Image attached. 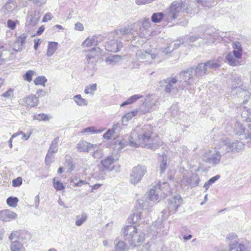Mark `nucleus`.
I'll use <instances>...</instances> for the list:
<instances>
[{"label": "nucleus", "instance_id": "nucleus-28", "mask_svg": "<svg viewBox=\"0 0 251 251\" xmlns=\"http://www.w3.org/2000/svg\"><path fill=\"white\" fill-rule=\"evenodd\" d=\"M10 251H25L24 244L19 240L11 241L10 245Z\"/></svg>", "mask_w": 251, "mask_h": 251}, {"label": "nucleus", "instance_id": "nucleus-47", "mask_svg": "<svg viewBox=\"0 0 251 251\" xmlns=\"http://www.w3.org/2000/svg\"><path fill=\"white\" fill-rule=\"evenodd\" d=\"M56 152L55 151L49 149L45 158V162L47 165H50L53 162L52 158Z\"/></svg>", "mask_w": 251, "mask_h": 251}, {"label": "nucleus", "instance_id": "nucleus-17", "mask_svg": "<svg viewBox=\"0 0 251 251\" xmlns=\"http://www.w3.org/2000/svg\"><path fill=\"white\" fill-rule=\"evenodd\" d=\"M182 181L185 185H188L191 188H193L198 185L200 182V178L197 174H194L190 177L183 176Z\"/></svg>", "mask_w": 251, "mask_h": 251}, {"label": "nucleus", "instance_id": "nucleus-11", "mask_svg": "<svg viewBox=\"0 0 251 251\" xmlns=\"http://www.w3.org/2000/svg\"><path fill=\"white\" fill-rule=\"evenodd\" d=\"M199 39H203L205 44H210L213 43L215 41V39L213 36L208 33H202L200 32L198 35H193L186 37L187 42L188 43H193L198 40Z\"/></svg>", "mask_w": 251, "mask_h": 251}, {"label": "nucleus", "instance_id": "nucleus-8", "mask_svg": "<svg viewBox=\"0 0 251 251\" xmlns=\"http://www.w3.org/2000/svg\"><path fill=\"white\" fill-rule=\"evenodd\" d=\"M135 25L136 24L133 23L123 28H119L115 31L116 34L120 38H126L127 37L131 35L132 40H135L137 36H135L133 33L137 31L136 29H135Z\"/></svg>", "mask_w": 251, "mask_h": 251}, {"label": "nucleus", "instance_id": "nucleus-58", "mask_svg": "<svg viewBox=\"0 0 251 251\" xmlns=\"http://www.w3.org/2000/svg\"><path fill=\"white\" fill-rule=\"evenodd\" d=\"M35 74V72L34 71L29 70L24 75V79L28 82H30L32 80L33 75Z\"/></svg>", "mask_w": 251, "mask_h": 251}, {"label": "nucleus", "instance_id": "nucleus-23", "mask_svg": "<svg viewBox=\"0 0 251 251\" xmlns=\"http://www.w3.org/2000/svg\"><path fill=\"white\" fill-rule=\"evenodd\" d=\"M25 105L28 108L35 107L38 105V98L35 95H31L23 99Z\"/></svg>", "mask_w": 251, "mask_h": 251}, {"label": "nucleus", "instance_id": "nucleus-5", "mask_svg": "<svg viewBox=\"0 0 251 251\" xmlns=\"http://www.w3.org/2000/svg\"><path fill=\"white\" fill-rule=\"evenodd\" d=\"M203 63H200L197 66L190 68L186 71L181 72L182 73H188V75L190 76L188 81H190V88L195 82V77L200 78L202 76L208 74L207 70L205 67Z\"/></svg>", "mask_w": 251, "mask_h": 251}, {"label": "nucleus", "instance_id": "nucleus-21", "mask_svg": "<svg viewBox=\"0 0 251 251\" xmlns=\"http://www.w3.org/2000/svg\"><path fill=\"white\" fill-rule=\"evenodd\" d=\"M148 198L154 202L159 201L163 198L162 193H160L157 189V186L155 185L151 189L148 194Z\"/></svg>", "mask_w": 251, "mask_h": 251}, {"label": "nucleus", "instance_id": "nucleus-51", "mask_svg": "<svg viewBox=\"0 0 251 251\" xmlns=\"http://www.w3.org/2000/svg\"><path fill=\"white\" fill-rule=\"evenodd\" d=\"M180 45V41L178 43H176L173 45V47H172V46L173 45L172 44H170L169 46H168L167 47L164 49L163 51L167 54L169 52H171L174 50L177 49L179 45Z\"/></svg>", "mask_w": 251, "mask_h": 251}, {"label": "nucleus", "instance_id": "nucleus-25", "mask_svg": "<svg viewBox=\"0 0 251 251\" xmlns=\"http://www.w3.org/2000/svg\"><path fill=\"white\" fill-rule=\"evenodd\" d=\"M97 147V146L96 145L91 144L85 141L79 142L77 146L78 150L82 152L88 151L89 150L90 151L92 148L95 150Z\"/></svg>", "mask_w": 251, "mask_h": 251}, {"label": "nucleus", "instance_id": "nucleus-45", "mask_svg": "<svg viewBox=\"0 0 251 251\" xmlns=\"http://www.w3.org/2000/svg\"><path fill=\"white\" fill-rule=\"evenodd\" d=\"M183 3H185V8H182L183 12H185L187 13H197V10L195 9L192 8L193 6L195 4L194 2H191L190 4H188L185 1Z\"/></svg>", "mask_w": 251, "mask_h": 251}, {"label": "nucleus", "instance_id": "nucleus-35", "mask_svg": "<svg viewBox=\"0 0 251 251\" xmlns=\"http://www.w3.org/2000/svg\"><path fill=\"white\" fill-rule=\"evenodd\" d=\"M58 43L56 42H49L47 51V55L51 56L57 49Z\"/></svg>", "mask_w": 251, "mask_h": 251}, {"label": "nucleus", "instance_id": "nucleus-37", "mask_svg": "<svg viewBox=\"0 0 251 251\" xmlns=\"http://www.w3.org/2000/svg\"><path fill=\"white\" fill-rule=\"evenodd\" d=\"M245 250V246L243 244L237 245V243L234 244H229L227 250L226 251H244Z\"/></svg>", "mask_w": 251, "mask_h": 251}, {"label": "nucleus", "instance_id": "nucleus-61", "mask_svg": "<svg viewBox=\"0 0 251 251\" xmlns=\"http://www.w3.org/2000/svg\"><path fill=\"white\" fill-rule=\"evenodd\" d=\"M22 184V179L21 177H18L12 180V185L14 187H18Z\"/></svg>", "mask_w": 251, "mask_h": 251}, {"label": "nucleus", "instance_id": "nucleus-40", "mask_svg": "<svg viewBox=\"0 0 251 251\" xmlns=\"http://www.w3.org/2000/svg\"><path fill=\"white\" fill-rule=\"evenodd\" d=\"M234 132L236 135L238 136H244L246 133L247 128L243 126V125L239 122H236L235 125Z\"/></svg>", "mask_w": 251, "mask_h": 251}, {"label": "nucleus", "instance_id": "nucleus-49", "mask_svg": "<svg viewBox=\"0 0 251 251\" xmlns=\"http://www.w3.org/2000/svg\"><path fill=\"white\" fill-rule=\"evenodd\" d=\"M137 111L134 110L130 112L127 113L122 118L123 123L125 122H127L131 120L133 117L135 116L137 114Z\"/></svg>", "mask_w": 251, "mask_h": 251}, {"label": "nucleus", "instance_id": "nucleus-59", "mask_svg": "<svg viewBox=\"0 0 251 251\" xmlns=\"http://www.w3.org/2000/svg\"><path fill=\"white\" fill-rule=\"evenodd\" d=\"M34 120H37L38 121H48L49 120V118L48 116L44 113L39 114L37 115H34Z\"/></svg>", "mask_w": 251, "mask_h": 251}, {"label": "nucleus", "instance_id": "nucleus-12", "mask_svg": "<svg viewBox=\"0 0 251 251\" xmlns=\"http://www.w3.org/2000/svg\"><path fill=\"white\" fill-rule=\"evenodd\" d=\"M183 203V200L179 195L173 196L169 201L168 211L170 214H173L177 212L178 208Z\"/></svg>", "mask_w": 251, "mask_h": 251}, {"label": "nucleus", "instance_id": "nucleus-2", "mask_svg": "<svg viewBox=\"0 0 251 251\" xmlns=\"http://www.w3.org/2000/svg\"><path fill=\"white\" fill-rule=\"evenodd\" d=\"M188 73H182L178 75V79L176 77H169L160 82V86L164 88V91L167 93H177L180 90H188L191 93L190 88V76Z\"/></svg>", "mask_w": 251, "mask_h": 251}, {"label": "nucleus", "instance_id": "nucleus-39", "mask_svg": "<svg viewBox=\"0 0 251 251\" xmlns=\"http://www.w3.org/2000/svg\"><path fill=\"white\" fill-rule=\"evenodd\" d=\"M88 215L85 212H82L80 215H77L75 217V225L77 226H81L85 222L87 221Z\"/></svg>", "mask_w": 251, "mask_h": 251}, {"label": "nucleus", "instance_id": "nucleus-38", "mask_svg": "<svg viewBox=\"0 0 251 251\" xmlns=\"http://www.w3.org/2000/svg\"><path fill=\"white\" fill-rule=\"evenodd\" d=\"M205 65L206 69L207 70L208 73L210 71V70H215L220 66V64L218 61H207L203 63Z\"/></svg>", "mask_w": 251, "mask_h": 251}, {"label": "nucleus", "instance_id": "nucleus-20", "mask_svg": "<svg viewBox=\"0 0 251 251\" xmlns=\"http://www.w3.org/2000/svg\"><path fill=\"white\" fill-rule=\"evenodd\" d=\"M16 7L17 3L16 0H8L1 9L0 12L3 15H7L11 13Z\"/></svg>", "mask_w": 251, "mask_h": 251}, {"label": "nucleus", "instance_id": "nucleus-50", "mask_svg": "<svg viewBox=\"0 0 251 251\" xmlns=\"http://www.w3.org/2000/svg\"><path fill=\"white\" fill-rule=\"evenodd\" d=\"M115 144L116 145H118V149H123V148L125 147L127 145H129V137H128V141H126V139H123V140H117L115 142Z\"/></svg>", "mask_w": 251, "mask_h": 251}, {"label": "nucleus", "instance_id": "nucleus-22", "mask_svg": "<svg viewBox=\"0 0 251 251\" xmlns=\"http://www.w3.org/2000/svg\"><path fill=\"white\" fill-rule=\"evenodd\" d=\"M17 214L10 210H4L0 211V220L4 222H8L16 218Z\"/></svg>", "mask_w": 251, "mask_h": 251}, {"label": "nucleus", "instance_id": "nucleus-42", "mask_svg": "<svg viewBox=\"0 0 251 251\" xmlns=\"http://www.w3.org/2000/svg\"><path fill=\"white\" fill-rule=\"evenodd\" d=\"M219 0H198V3L202 6L210 8L215 5Z\"/></svg>", "mask_w": 251, "mask_h": 251}, {"label": "nucleus", "instance_id": "nucleus-3", "mask_svg": "<svg viewBox=\"0 0 251 251\" xmlns=\"http://www.w3.org/2000/svg\"><path fill=\"white\" fill-rule=\"evenodd\" d=\"M222 146L221 143L217 146V149L206 151L202 156V160L211 165L215 166L219 164L221 161V158L223 155L225 154V151L222 149Z\"/></svg>", "mask_w": 251, "mask_h": 251}, {"label": "nucleus", "instance_id": "nucleus-60", "mask_svg": "<svg viewBox=\"0 0 251 251\" xmlns=\"http://www.w3.org/2000/svg\"><path fill=\"white\" fill-rule=\"evenodd\" d=\"M71 182L72 183H73L74 186L77 187H80L83 184L86 183V182L85 181L80 179L78 180V179L77 178L72 179L71 180Z\"/></svg>", "mask_w": 251, "mask_h": 251}, {"label": "nucleus", "instance_id": "nucleus-4", "mask_svg": "<svg viewBox=\"0 0 251 251\" xmlns=\"http://www.w3.org/2000/svg\"><path fill=\"white\" fill-rule=\"evenodd\" d=\"M185 3L176 1H173L166 11V19L167 23H171L175 20L180 13L183 12L182 8H185Z\"/></svg>", "mask_w": 251, "mask_h": 251}, {"label": "nucleus", "instance_id": "nucleus-24", "mask_svg": "<svg viewBox=\"0 0 251 251\" xmlns=\"http://www.w3.org/2000/svg\"><path fill=\"white\" fill-rule=\"evenodd\" d=\"M39 18V12L35 11L33 14L26 16V24L31 26H34L38 24Z\"/></svg>", "mask_w": 251, "mask_h": 251}, {"label": "nucleus", "instance_id": "nucleus-9", "mask_svg": "<svg viewBox=\"0 0 251 251\" xmlns=\"http://www.w3.org/2000/svg\"><path fill=\"white\" fill-rule=\"evenodd\" d=\"M135 56L137 59L143 62L151 64L156 58V55L152 50H139L137 51Z\"/></svg>", "mask_w": 251, "mask_h": 251}, {"label": "nucleus", "instance_id": "nucleus-31", "mask_svg": "<svg viewBox=\"0 0 251 251\" xmlns=\"http://www.w3.org/2000/svg\"><path fill=\"white\" fill-rule=\"evenodd\" d=\"M165 17L166 11H165L164 13L163 12L154 13L151 17V21L154 23H160L163 20L167 22V19Z\"/></svg>", "mask_w": 251, "mask_h": 251}, {"label": "nucleus", "instance_id": "nucleus-32", "mask_svg": "<svg viewBox=\"0 0 251 251\" xmlns=\"http://www.w3.org/2000/svg\"><path fill=\"white\" fill-rule=\"evenodd\" d=\"M137 231V229L135 226L130 225L126 226L122 230V232L126 240H128V238L129 237V235H132Z\"/></svg>", "mask_w": 251, "mask_h": 251}, {"label": "nucleus", "instance_id": "nucleus-52", "mask_svg": "<svg viewBox=\"0 0 251 251\" xmlns=\"http://www.w3.org/2000/svg\"><path fill=\"white\" fill-rule=\"evenodd\" d=\"M53 185L57 191L62 190L65 188L63 184L60 181L56 180L55 177L53 179Z\"/></svg>", "mask_w": 251, "mask_h": 251}, {"label": "nucleus", "instance_id": "nucleus-48", "mask_svg": "<svg viewBox=\"0 0 251 251\" xmlns=\"http://www.w3.org/2000/svg\"><path fill=\"white\" fill-rule=\"evenodd\" d=\"M96 89L97 84H92L86 87L84 89V93L86 94H90L91 95H93Z\"/></svg>", "mask_w": 251, "mask_h": 251}, {"label": "nucleus", "instance_id": "nucleus-46", "mask_svg": "<svg viewBox=\"0 0 251 251\" xmlns=\"http://www.w3.org/2000/svg\"><path fill=\"white\" fill-rule=\"evenodd\" d=\"M226 240L228 242V246L229 244H234L235 242L237 243V245H239L238 238L236 234L234 233H231L227 235L226 237Z\"/></svg>", "mask_w": 251, "mask_h": 251}, {"label": "nucleus", "instance_id": "nucleus-34", "mask_svg": "<svg viewBox=\"0 0 251 251\" xmlns=\"http://www.w3.org/2000/svg\"><path fill=\"white\" fill-rule=\"evenodd\" d=\"M123 59V56L119 55H113L106 57L105 62L108 65H114Z\"/></svg>", "mask_w": 251, "mask_h": 251}, {"label": "nucleus", "instance_id": "nucleus-6", "mask_svg": "<svg viewBox=\"0 0 251 251\" xmlns=\"http://www.w3.org/2000/svg\"><path fill=\"white\" fill-rule=\"evenodd\" d=\"M222 146V149L225 151V153L230 151L232 152H238L244 148V144L239 141L231 142L228 138L222 139L220 141Z\"/></svg>", "mask_w": 251, "mask_h": 251}, {"label": "nucleus", "instance_id": "nucleus-53", "mask_svg": "<svg viewBox=\"0 0 251 251\" xmlns=\"http://www.w3.org/2000/svg\"><path fill=\"white\" fill-rule=\"evenodd\" d=\"M59 141V138L58 137L55 138L51 142L49 149L51 150L55 151L57 152L58 148V143Z\"/></svg>", "mask_w": 251, "mask_h": 251}, {"label": "nucleus", "instance_id": "nucleus-26", "mask_svg": "<svg viewBox=\"0 0 251 251\" xmlns=\"http://www.w3.org/2000/svg\"><path fill=\"white\" fill-rule=\"evenodd\" d=\"M155 186H157V189L162 193L163 198H165L171 192L169 184L167 182H159Z\"/></svg>", "mask_w": 251, "mask_h": 251}, {"label": "nucleus", "instance_id": "nucleus-62", "mask_svg": "<svg viewBox=\"0 0 251 251\" xmlns=\"http://www.w3.org/2000/svg\"><path fill=\"white\" fill-rule=\"evenodd\" d=\"M141 212H137L136 213L133 214V216L132 218V220L133 222L136 223L137 221L140 220L141 219Z\"/></svg>", "mask_w": 251, "mask_h": 251}, {"label": "nucleus", "instance_id": "nucleus-33", "mask_svg": "<svg viewBox=\"0 0 251 251\" xmlns=\"http://www.w3.org/2000/svg\"><path fill=\"white\" fill-rule=\"evenodd\" d=\"M98 44V37L94 36L91 38L88 37L82 44L83 47H91L96 46Z\"/></svg>", "mask_w": 251, "mask_h": 251}, {"label": "nucleus", "instance_id": "nucleus-56", "mask_svg": "<svg viewBox=\"0 0 251 251\" xmlns=\"http://www.w3.org/2000/svg\"><path fill=\"white\" fill-rule=\"evenodd\" d=\"M102 131L101 130H97L96 127L94 126H90L87 128L83 129L81 132L82 133H86L89 132L91 133H100Z\"/></svg>", "mask_w": 251, "mask_h": 251}, {"label": "nucleus", "instance_id": "nucleus-36", "mask_svg": "<svg viewBox=\"0 0 251 251\" xmlns=\"http://www.w3.org/2000/svg\"><path fill=\"white\" fill-rule=\"evenodd\" d=\"M143 97V95L136 94L130 97H129L128 99H127L126 101L123 102L121 104V106L123 107L127 104H130L133 103L137 101L139 99L142 98Z\"/></svg>", "mask_w": 251, "mask_h": 251}, {"label": "nucleus", "instance_id": "nucleus-43", "mask_svg": "<svg viewBox=\"0 0 251 251\" xmlns=\"http://www.w3.org/2000/svg\"><path fill=\"white\" fill-rule=\"evenodd\" d=\"M75 103L80 106H86L88 104V101L82 98L80 94L76 95L73 97Z\"/></svg>", "mask_w": 251, "mask_h": 251}, {"label": "nucleus", "instance_id": "nucleus-30", "mask_svg": "<svg viewBox=\"0 0 251 251\" xmlns=\"http://www.w3.org/2000/svg\"><path fill=\"white\" fill-rule=\"evenodd\" d=\"M114 251H128V247L126 242L116 239L114 241Z\"/></svg>", "mask_w": 251, "mask_h": 251}, {"label": "nucleus", "instance_id": "nucleus-57", "mask_svg": "<svg viewBox=\"0 0 251 251\" xmlns=\"http://www.w3.org/2000/svg\"><path fill=\"white\" fill-rule=\"evenodd\" d=\"M14 89L9 88L5 92L1 95V96L6 99H12L14 97Z\"/></svg>", "mask_w": 251, "mask_h": 251}, {"label": "nucleus", "instance_id": "nucleus-10", "mask_svg": "<svg viewBox=\"0 0 251 251\" xmlns=\"http://www.w3.org/2000/svg\"><path fill=\"white\" fill-rule=\"evenodd\" d=\"M242 84L241 78L239 76L235 77L231 84V93L232 95H237L239 97L247 96L249 92L240 87Z\"/></svg>", "mask_w": 251, "mask_h": 251}, {"label": "nucleus", "instance_id": "nucleus-16", "mask_svg": "<svg viewBox=\"0 0 251 251\" xmlns=\"http://www.w3.org/2000/svg\"><path fill=\"white\" fill-rule=\"evenodd\" d=\"M145 240V234L141 231H137L132 235H129L128 241L130 245L136 247L140 245Z\"/></svg>", "mask_w": 251, "mask_h": 251}, {"label": "nucleus", "instance_id": "nucleus-29", "mask_svg": "<svg viewBox=\"0 0 251 251\" xmlns=\"http://www.w3.org/2000/svg\"><path fill=\"white\" fill-rule=\"evenodd\" d=\"M26 38L27 36L26 34H22L21 35L17 40L14 43L13 50L16 52L21 50Z\"/></svg>", "mask_w": 251, "mask_h": 251}, {"label": "nucleus", "instance_id": "nucleus-15", "mask_svg": "<svg viewBox=\"0 0 251 251\" xmlns=\"http://www.w3.org/2000/svg\"><path fill=\"white\" fill-rule=\"evenodd\" d=\"M142 26L139 28L137 34L141 38H147L150 35L149 29L151 27L149 19L144 18L141 22Z\"/></svg>", "mask_w": 251, "mask_h": 251}, {"label": "nucleus", "instance_id": "nucleus-63", "mask_svg": "<svg viewBox=\"0 0 251 251\" xmlns=\"http://www.w3.org/2000/svg\"><path fill=\"white\" fill-rule=\"evenodd\" d=\"M242 50H233L232 52L233 55L237 59H239L242 56Z\"/></svg>", "mask_w": 251, "mask_h": 251}, {"label": "nucleus", "instance_id": "nucleus-1", "mask_svg": "<svg viewBox=\"0 0 251 251\" xmlns=\"http://www.w3.org/2000/svg\"><path fill=\"white\" fill-rule=\"evenodd\" d=\"M151 134L152 132L147 127L140 129L139 132L136 130H132L129 136V146L134 148L141 146L152 150L158 149L160 142L157 141L156 138L152 137Z\"/></svg>", "mask_w": 251, "mask_h": 251}, {"label": "nucleus", "instance_id": "nucleus-19", "mask_svg": "<svg viewBox=\"0 0 251 251\" xmlns=\"http://www.w3.org/2000/svg\"><path fill=\"white\" fill-rule=\"evenodd\" d=\"M123 47V44L121 42H118L116 40L109 41L105 46L107 51L116 52L120 51Z\"/></svg>", "mask_w": 251, "mask_h": 251}, {"label": "nucleus", "instance_id": "nucleus-27", "mask_svg": "<svg viewBox=\"0 0 251 251\" xmlns=\"http://www.w3.org/2000/svg\"><path fill=\"white\" fill-rule=\"evenodd\" d=\"M106 171H107L101 165L98 166L95 170L94 176L98 180L104 179L107 175Z\"/></svg>", "mask_w": 251, "mask_h": 251}, {"label": "nucleus", "instance_id": "nucleus-14", "mask_svg": "<svg viewBox=\"0 0 251 251\" xmlns=\"http://www.w3.org/2000/svg\"><path fill=\"white\" fill-rule=\"evenodd\" d=\"M101 50L99 47H94L90 50L86 55V61L88 64L92 66L96 64L99 55L101 53Z\"/></svg>", "mask_w": 251, "mask_h": 251}, {"label": "nucleus", "instance_id": "nucleus-54", "mask_svg": "<svg viewBox=\"0 0 251 251\" xmlns=\"http://www.w3.org/2000/svg\"><path fill=\"white\" fill-rule=\"evenodd\" d=\"M19 200L17 197H9L6 200V202L8 205L15 207L18 202Z\"/></svg>", "mask_w": 251, "mask_h": 251}, {"label": "nucleus", "instance_id": "nucleus-44", "mask_svg": "<svg viewBox=\"0 0 251 251\" xmlns=\"http://www.w3.org/2000/svg\"><path fill=\"white\" fill-rule=\"evenodd\" d=\"M161 158L162 161L159 167L160 174L164 173L168 167L167 155L163 154Z\"/></svg>", "mask_w": 251, "mask_h": 251}, {"label": "nucleus", "instance_id": "nucleus-7", "mask_svg": "<svg viewBox=\"0 0 251 251\" xmlns=\"http://www.w3.org/2000/svg\"><path fill=\"white\" fill-rule=\"evenodd\" d=\"M147 172V167L145 166L137 165L134 167L130 175V182L134 185L138 183Z\"/></svg>", "mask_w": 251, "mask_h": 251}, {"label": "nucleus", "instance_id": "nucleus-41", "mask_svg": "<svg viewBox=\"0 0 251 251\" xmlns=\"http://www.w3.org/2000/svg\"><path fill=\"white\" fill-rule=\"evenodd\" d=\"M237 59L232 52H229L226 55V62H227L230 66H237L239 63Z\"/></svg>", "mask_w": 251, "mask_h": 251}, {"label": "nucleus", "instance_id": "nucleus-18", "mask_svg": "<svg viewBox=\"0 0 251 251\" xmlns=\"http://www.w3.org/2000/svg\"><path fill=\"white\" fill-rule=\"evenodd\" d=\"M115 160L112 155L108 156L100 161L101 166L108 172L114 169V162Z\"/></svg>", "mask_w": 251, "mask_h": 251}, {"label": "nucleus", "instance_id": "nucleus-55", "mask_svg": "<svg viewBox=\"0 0 251 251\" xmlns=\"http://www.w3.org/2000/svg\"><path fill=\"white\" fill-rule=\"evenodd\" d=\"M47 81V79L44 76H39L34 80V84L36 85H41L45 86V84Z\"/></svg>", "mask_w": 251, "mask_h": 251}, {"label": "nucleus", "instance_id": "nucleus-13", "mask_svg": "<svg viewBox=\"0 0 251 251\" xmlns=\"http://www.w3.org/2000/svg\"><path fill=\"white\" fill-rule=\"evenodd\" d=\"M15 238L19 241H25L29 240L31 238L30 233L25 230H20L18 231H13L9 236V239L11 241Z\"/></svg>", "mask_w": 251, "mask_h": 251}, {"label": "nucleus", "instance_id": "nucleus-64", "mask_svg": "<svg viewBox=\"0 0 251 251\" xmlns=\"http://www.w3.org/2000/svg\"><path fill=\"white\" fill-rule=\"evenodd\" d=\"M93 156L94 158L96 159L100 158L102 157V151H101L96 150L94 151L93 153Z\"/></svg>", "mask_w": 251, "mask_h": 251}]
</instances>
